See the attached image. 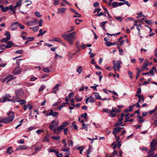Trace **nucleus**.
I'll list each match as a JSON object with an SVG mask.
<instances>
[{"instance_id":"f257e3e1","label":"nucleus","mask_w":157,"mask_h":157,"mask_svg":"<svg viewBox=\"0 0 157 157\" xmlns=\"http://www.w3.org/2000/svg\"><path fill=\"white\" fill-rule=\"evenodd\" d=\"M76 33V32L74 31L67 35L65 33L63 34L62 35V36L71 45L73 44L74 40H75V36Z\"/></svg>"},{"instance_id":"f03ea898","label":"nucleus","mask_w":157,"mask_h":157,"mask_svg":"<svg viewBox=\"0 0 157 157\" xmlns=\"http://www.w3.org/2000/svg\"><path fill=\"white\" fill-rule=\"evenodd\" d=\"M48 113L46 116H52L54 117H57L59 113L56 112H54L52 109H51L49 111V110L48 111Z\"/></svg>"},{"instance_id":"7ed1b4c3","label":"nucleus","mask_w":157,"mask_h":157,"mask_svg":"<svg viewBox=\"0 0 157 157\" xmlns=\"http://www.w3.org/2000/svg\"><path fill=\"white\" fill-rule=\"evenodd\" d=\"M16 95L20 99L24 95V92L22 89H20L15 91Z\"/></svg>"},{"instance_id":"20e7f679","label":"nucleus","mask_w":157,"mask_h":157,"mask_svg":"<svg viewBox=\"0 0 157 157\" xmlns=\"http://www.w3.org/2000/svg\"><path fill=\"white\" fill-rule=\"evenodd\" d=\"M113 66L116 67L118 71L120 70V68L121 67L120 65L121 63V62L118 60H114L113 62Z\"/></svg>"},{"instance_id":"39448f33","label":"nucleus","mask_w":157,"mask_h":157,"mask_svg":"<svg viewBox=\"0 0 157 157\" xmlns=\"http://www.w3.org/2000/svg\"><path fill=\"white\" fill-rule=\"evenodd\" d=\"M12 6H10V5L9 6V7L7 6L4 7L2 5H0V8L1 9V10L4 12H6L8 10H9L11 11V10H12L11 9H12Z\"/></svg>"},{"instance_id":"423d86ee","label":"nucleus","mask_w":157,"mask_h":157,"mask_svg":"<svg viewBox=\"0 0 157 157\" xmlns=\"http://www.w3.org/2000/svg\"><path fill=\"white\" fill-rule=\"evenodd\" d=\"M69 124V123L67 122H63L62 124L57 128L58 131H60L64 128V127Z\"/></svg>"},{"instance_id":"0eeeda50","label":"nucleus","mask_w":157,"mask_h":157,"mask_svg":"<svg viewBox=\"0 0 157 157\" xmlns=\"http://www.w3.org/2000/svg\"><path fill=\"white\" fill-rule=\"evenodd\" d=\"M49 152H54L57 157H62L63 155L62 154H59L58 151H56L54 149H48Z\"/></svg>"},{"instance_id":"6e6552de","label":"nucleus","mask_w":157,"mask_h":157,"mask_svg":"<svg viewBox=\"0 0 157 157\" xmlns=\"http://www.w3.org/2000/svg\"><path fill=\"white\" fill-rule=\"evenodd\" d=\"M61 85V84H56L52 89V93L56 94V91L59 90V87Z\"/></svg>"},{"instance_id":"1a4fd4ad","label":"nucleus","mask_w":157,"mask_h":157,"mask_svg":"<svg viewBox=\"0 0 157 157\" xmlns=\"http://www.w3.org/2000/svg\"><path fill=\"white\" fill-rule=\"evenodd\" d=\"M28 147L26 145H20L18 146L16 148V151L19 150H25L27 149Z\"/></svg>"},{"instance_id":"9d476101","label":"nucleus","mask_w":157,"mask_h":157,"mask_svg":"<svg viewBox=\"0 0 157 157\" xmlns=\"http://www.w3.org/2000/svg\"><path fill=\"white\" fill-rule=\"evenodd\" d=\"M14 117V116L12 114L10 116L5 118V121H6V123H8L12 121L13 120Z\"/></svg>"},{"instance_id":"9b49d317","label":"nucleus","mask_w":157,"mask_h":157,"mask_svg":"<svg viewBox=\"0 0 157 157\" xmlns=\"http://www.w3.org/2000/svg\"><path fill=\"white\" fill-rule=\"evenodd\" d=\"M121 131L120 127H117L115 128L113 131L112 132L113 134L114 135L115 137L117 136V133Z\"/></svg>"},{"instance_id":"f8f14e48","label":"nucleus","mask_w":157,"mask_h":157,"mask_svg":"<svg viewBox=\"0 0 157 157\" xmlns=\"http://www.w3.org/2000/svg\"><path fill=\"white\" fill-rule=\"evenodd\" d=\"M13 72L15 75L20 74L21 72V69L19 67H16L14 69Z\"/></svg>"},{"instance_id":"ddd939ff","label":"nucleus","mask_w":157,"mask_h":157,"mask_svg":"<svg viewBox=\"0 0 157 157\" xmlns=\"http://www.w3.org/2000/svg\"><path fill=\"white\" fill-rule=\"evenodd\" d=\"M18 25V22H16L12 24L10 26L12 28L11 30H14L17 29Z\"/></svg>"},{"instance_id":"4468645a","label":"nucleus","mask_w":157,"mask_h":157,"mask_svg":"<svg viewBox=\"0 0 157 157\" xmlns=\"http://www.w3.org/2000/svg\"><path fill=\"white\" fill-rule=\"evenodd\" d=\"M157 145V140L156 139H153L150 143V146L156 147Z\"/></svg>"},{"instance_id":"2eb2a0df","label":"nucleus","mask_w":157,"mask_h":157,"mask_svg":"<svg viewBox=\"0 0 157 157\" xmlns=\"http://www.w3.org/2000/svg\"><path fill=\"white\" fill-rule=\"evenodd\" d=\"M66 9L65 8H59L57 10V14L63 13L66 10Z\"/></svg>"},{"instance_id":"dca6fc26","label":"nucleus","mask_w":157,"mask_h":157,"mask_svg":"<svg viewBox=\"0 0 157 157\" xmlns=\"http://www.w3.org/2000/svg\"><path fill=\"white\" fill-rule=\"evenodd\" d=\"M11 96L9 94H5L2 98V102H4L7 101L8 99L11 98Z\"/></svg>"},{"instance_id":"f3484780","label":"nucleus","mask_w":157,"mask_h":157,"mask_svg":"<svg viewBox=\"0 0 157 157\" xmlns=\"http://www.w3.org/2000/svg\"><path fill=\"white\" fill-rule=\"evenodd\" d=\"M34 21H33L29 22L27 23V25L29 26H32L37 24V20L34 19Z\"/></svg>"},{"instance_id":"a211bd4d","label":"nucleus","mask_w":157,"mask_h":157,"mask_svg":"<svg viewBox=\"0 0 157 157\" xmlns=\"http://www.w3.org/2000/svg\"><path fill=\"white\" fill-rule=\"evenodd\" d=\"M50 41H56L60 43L62 42V40L59 38H55L49 40Z\"/></svg>"},{"instance_id":"6ab92c4d","label":"nucleus","mask_w":157,"mask_h":157,"mask_svg":"<svg viewBox=\"0 0 157 157\" xmlns=\"http://www.w3.org/2000/svg\"><path fill=\"white\" fill-rule=\"evenodd\" d=\"M123 118L119 119L117 122L114 125V126L116 127L118 126L119 125L122 124L123 123Z\"/></svg>"},{"instance_id":"aec40b11","label":"nucleus","mask_w":157,"mask_h":157,"mask_svg":"<svg viewBox=\"0 0 157 157\" xmlns=\"http://www.w3.org/2000/svg\"><path fill=\"white\" fill-rule=\"evenodd\" d=\"M136 96L137 97L139 98V100L138 102H140L141 101V100H142V102H144V99L143 95L136 94Z\"/></svg>"},{"instance_id":"412c9836","label":"nucleus","mask_w":157,"mask_h":157,"mask_svg":"<svg viewBox=\"0 0 157 157\" xmlns=\"http://www.w3.org/2000/svg\"><path fill=\"white\" fill-rule=\"evenodd\" d=\"M12 6V10H11V11H12V12L11 13L12 14H15L16 13V8H17V7H18V6L17 5H15L13 6L12 5H10V6Z\"/></svg>"},{"instance_id":"4be33fe9","label":"nucleus","mask_w":157,"mask_h":157,"mask_svg":"<svg viewBox=\"0 0 157 157\" xmlns=\"http://www.w3.org/2000/svg\"><path fill=\"white\" fill-rule=\"evenodd\" d=\"M20 98L18 97H17L16 95L14 96L13 98V102L15 103V102H19V100Z\"/></svg>"},{"instance_id":"5701e85b","label":"nucleus","mask_w":157,"mask_h":157,"mask_svg":"<svg viewBox=\"0 0 157 157\" xmlns=\"http://www.w3.org/2000/svg\"><path fill=\"white\" fill-rule=\"evenodd\" d=\"M149 64L148 61L147 60H145L143 66L142 67V68H147V66Z\"/></svg>"},{"instance_id":"b1692460","label":"nucleus","mask_w":157,"mask_h":157,"mask_svg":"<svg viewBox=\"0 0 157 157\" xmlns=\"http://www.w3.org/2000/svg\"><path fill=\"white\" fill-rule=\"evenodd\" d=\"M13 45L12 42L11 41H9L7 43V45L5 46V48H9L12 47V46Z\"/></svg>"},{"instance_id":"393cba45","label":"nucleus","mask_w":157,"mask_h":157,"mask_svg":"<svg viewBox=\"0 0 157 157\" xmlns=\"http://www.w3.org/2000/svg\"><path fill=\"white\" fill-rule=\"evenodd\" d=\"M12 147H9L7 149V151H6V153H8L10 154H12L13 151L12 150Z\"/></svg>"},{"instance_id":"a878e982","label":"nucleus","mask_w":157,"mask_h":157,"mask_svg":"<svg viewBox=\"0 0 157 157\" xmlns=\"http://www.w3.org/2000/svg\"><path fill=\"white\" fill-rule=\"evenodd\" d=\"M68 104V102H63L60 105L58 108V109L61 110V109L64 107L65 105Z\"/></svg>"},{"instance_id":"bb28decb","label":"nucleus","mask_w":157,"mask_h":157,"mask_svg":"<svg viewBox=\"0 0 157 157\" xmlns=\"http://www.w3.org/2000/svg\"><path fill=\"white\" fill-rule=\"evenodd\" d=\"M93 94H94V96L96 99L99 100L101 99V97L98 93L94 92Z\"/></svg>"},{"instance_id":"cd10ccee","label":"nucleus","mask_w":157,"mask_h":157,"mask_svg":"<svg viewBox=\"0 0 157 157\" xmlns=\"http://www.w3.org/2000/svg\"><path fill=\"white\" fill-rule=\"evenodd\" d=\"M15 77H13V75H8L6 77V78L8 79V80L6 81V82H7L13 79Z\"/></svg>"},{"instance_id":"c85d7f7f","label":"nucleus","mask_w":157,"mask_h":157,"mask_svg":"<svg viewBox=\"0 0 157 157\" xmlns=\"http://www.w3.org/2000/svg\"><path fill=\"white\" fill-rule=\"evenodd\" d=\"M88 98L89 101V102L93 103L95 102V99L92 96H90Z\"/></svg>"},{"instance_id":"c756f323","label":"nucleus","mask_w":157,"mask_h":157,"mask_svg":"<svg viewBox=\"0 0 157 157\" xmlns=\"http://www.w3.org/2000/svg\"><path fill=\"white\" fill-rule=\"evenodd\" d=\"M88 124H85L84 123H82V127L81 128V129H84L85 130H87V126L88 125Z\"/></svg>"},{"instance_id":"7c9ffc66","label":"nucleus","mask_w":157,"mask_h":157,"mask_svg":"<svg viewBox=\"0 0 157 157\" xmlns=\"http://www.w3.org/2000/svg\"><path fill=\"white\" fill-rule=\"evenodd\" d=\"M19 1L17 2L16 5L18 6V8L20 9L21 8V4L22 0H18Z\"/></svg>"},{"instance_id":"2f4dec72","label":"nucleus","mask_w":157,"mask_h":157,"mask_svg":"<svg viewBox=\"0 0 157 157\" xmlns=\"http://www.w3.org/2000/svg\"><path fill=\"white\" fill-rule=\"evenodd\" d=\"M151 147V148L149 149V151L148 152V154H150L152 152L155 151L156 149V147Z\"/></svg>"},{"instance_id":"473e14b6","label":"nucleus","mask_w":157,"mask_h":157,"mask_svg":"<svg viewBox=\"0 0 157 157\" xmlns=\"http://www.w3.org/2000/svg\"><path fill=\"white\" fill-rule=\"evenodd\" d=\"M75 99L77 101H80L82 99V97H78V94L76 95L75 97Z\"/></svg>"},{"instance_id":"72a5a7b5","label":"nucleus","mask_w":157,"mask_h":157,"mask_svg":"<svg viewBox=\"0 0 157 157\" xmlns=\"http://www.w3.org/2000/svg\"><path fill=\"white\" fill-rule=\"evenodd\" d=\"M30 29H32L33 31L34 32H37L38 31L39 29V26H36L35 27L33 28H31Z\"/></svg>"},{"instance_id":"f704fd0d","label":"nucleus","mask_w":157,"mask_h":157,"mask_svg":"<svg viewBox=\"0 0 157 157\" xmlns=\"http://www.w3.org/2000/svg\"><path fill=\"white\" fill-rule=\"evenodd\" d=\"M103 112L108 113H111V110L108 109H102Z\"/></svg>"},{"instance_id":"c9c22d12","label":"nucleus","mask_w":157,"mask_h":157,"mask_svg":"<svg viewBox=\"0 0 157 157\" xmlns=\"http://www.w3.org/2000/svg\"><path fill=\"white\" fill-rule=\"evenodd\" d=\"M61 150L63 151H66V154L67 155H69L70 153V152L69 151L68 149L67 148H64L63 149L62 148Z\"/></svg>"},{"instance_id":"e433bc0d","label":"nucleus","mask_w":157,"mask_h":157,"mask_svg":"<svg viewBox=\"0 0 157 157\" xmlns=\"http://www.w3.org/2000/svg\"><path fill=\"white\" fill-rule=\"evenodd\" d=\"M87 113H83L81 115V117L82 118H83L84 119H86V118L87 117Z\"/></svg>"},{"instance_id":"4c0bfd02","label":"nucleus","mask_w":157,"mask_h":157,"mask_svg":"<svg viewBox=\"0 0 157 157\" xmlns=\"http://www.w3.org/2000/svg\"><path fill=\"white\" fill-rule=\"evenodd\" d=\"M52 125H54V126H58L59 125V123L58 121H53L51 122Z\"/></svg>"},{"instance_id":"58836bf2","label":"nucleus","mask_w":157,"mask_h":157,"mask_svg":"<svg viewBox=\"0 0 157 157\" xmlns=\"http://www.w3.org/2000/svg\"><path fill=\"white\" fill-rule=\"evenodd\" d=\"M45 86L44 85H42L40 86V88L38 89V91L39 92H41L45 88Z\"/></svg>"},{"instance_id":"ea45409f","label":"nucleus","mask_w":157,"mask_h":157,"mask_svg":"<svg viewBox=\"0 0 157 157\" xmlns=\"http://www.w3.org/2000/svg\"><path fill=\"white\" fill-rule=\"evenodd\" d=\"M107 22V21H105L101 22L100 24V26L101 28L105 27V25Z\"/></svg>"},{"instance_id":"a19ab883","label":"nucleus","mask_w":157,"mask_h":157,"mask_svg":"<svg viewBox=\"0 0 157 157\" xmlns=\"http://www.w3.org/2000/svg\"><path fill=\"white\" fill-rule=\"evenodd\" d=\"M42 146H41L40 147H36L35 148V151H39L41 149Z\"/></svg>"},{"instance_id":"79ce46f5","label":"nucleus","mask_w":157,"mask_h":157,"mask_svg":"<svg viewBox=\"0 0 157 157\" xmlns=\"http://www.w3.org/2000/svg\"><path fill=\"white\" fill-rule=\"evenodd\" d=\"M82 71V67L81 66L78 67L77 70V71L79 74H80Z\"/></svg>"},{"instance_id":"37998d69","label":"nucleus","mask_w":157,"mask_h":157,"mask_svg":"<svg viewBox=\"0 0 157 157\" xmlns=\"http://www.w3.org/2000/svg\"><path fill=\"white\" fill-rule=\"evenodd\" d=\"M67 143L69 146L70 147L71 145L73 146V142L72 140H68L67 141Z\"/></svg>"},{"instance_id":"c03bdc74","label":"nucleus","mask_w":157,"mask_h":157,"mask_svg":"<svg viewBox=\"0 0 157 157\" xmlns=\"http://www.w3.org/2000/svg\"><path fill=\"white\" fill-rule=\"evenodd\" d=\"M34 39V38L33 37H29L26 38V40H28V41H32Z\"/></svg>"},{"instance_id":"a18cd8bd","label":"nucleus","mask_w":157,"mask_h":157,"mask_svg":"<svg viewBox=\"0 0 157 157\" xmlns=\"http://www.w3.org/2000/svg\"><path fill=\"white\" fill-rule=\"evenodd\" d=\"M75 15H74L73 16V17H81V15L79 14L77 12L75 13Z\"/></svg>"},{"instance_id":"49530a36","label":"nucleus","mask_w":157,"mask_h":157,"mask_svg":"<svg viewBox=\"0 0 157 157\" xmlns=\"http://www.w3.org/2000/svg\"><path fill=\"white\" fill-rule=\"evenodd\" d=\"M10 39H8V38L6 37V38L2 39L1 41L2 42L6 43L7 41L8 40H9Z\"/></svg>"},{"instance_id":"de8ad7c7","label":"nucleus","mask_w":157,"mask_h":157,"mask_svg":"<svg viewBox=\"0 0 157 157\" xmlns=\"http://www.w3.org/2000/svg\"><path fill=\"white\" fill-rule=\"evenodd\" d=\"M136 28L137 29V30H138V34H139V36L141 38H142L143 37L142 36H140V35L141 34V33H140V29L139 27V25H137L136 26Z\"/></svg>"},{"instance_id":"09e8293b","label":"nucleus","mask_w":157,"mask_h":157,"mask_svg":"<svg viewBox=\"0 0 157 157\" xmlns=\"http://www.w3.org/2000/svg\"><path fill=\"white\" fill-rule=\"evenodd\" d=\"M43 71L46 73H48L50 72V70L48 68H43Z\"/></svg>"},{"instance_id":"8fccbe9b","label":"nucleus","mask_w":157,"mask_h":157,"mask_svg":"<svg viewBox=\"0 0 157 157\" xmlns=\"http://www.w3.org/2000/svg\"><path fill=\"white\" fill-rule=\"evenodd\" d=\"M5 35L7 36V37L8 39H10V35L9 32L8 31L5 32Z\"/></svg>"},{"instance_id":"3c124183","label":"nucleus","mask_w":157,"mask_h":157,"mask_svg":"<svg viewBox=\"0 0 157 157\" xmlns=\"http://www.w3.org/2000/svg\"><path fill=\"white\" fill-rule=\"evenodd\" d=\"M35 15L37 17H40L41 15L40 14V13L38 11H36L35 13Z\"/></svg>"},{"instance_id":"603ef678","label":"nucleus","mask_w":157,"mask_h":157,"mask_svg":"<svg viewBox=\"0 0 157 157\" xmlns=\"http://www.w3.org/2000/svg\"><path fill=\"white\" fill-rule=\"evenodd\" d=\"M52 138L53 139L56 140H58L60 139V137L59 136H54L52 137Z\"/></svg>"},{"instance_id":"864d4df0","label":"nucleus","mask_w":157,"mask_h":157,"mask_svg":"<svg viewBox=\"0 0 157 157\" xmlns=\"http://www.w3.org/2000/svg\"><path fill=\"white\" fill-rule=\"evenodd\" d=\"M101 9L99 8H96L94 10V13H95L96 12H97V14L99 12L101 11Z\"/></svg>"},{"instance_id":"5fc2aeb1","label":"nucleus","mask_w":157,"mask_h":157,"mask_svg":"<svg viewBox=\"0 0 157 157\" xmlns=\"http://www.w3.org/2000/svg\"><path fill=\"white\" fill-rule=\"evenodd\" d=\"M23 52V51L22 50H17L15 52V54H21Z\"/></svg>"},{"instance_id":"6e6d98bb","label":"nucleus","mask_w":157,"mask_h":157,"mask_svg":"<svg viewBox=\"0 0 157 157\" xmlns=\"http://www.w3.org/2000/svg\"><path fill=\"white\" fill-rule=\"evenodd\" d=\"M19 102H20V104L21 105H22L23 104L26 103V101L25 100H19Z\"/></svg>"},{"instance_id":"4d7b16f0","label":"nucleus","mask_w":157,"mask_h":157,"mask_svg":"<svg viewBox=\"0 0 157 157\" xmlns=\"http://www.w3.org/2000/svg\"><path fill=\"white\" fill-rule=\"evenodd\" d=\"M138 119H140V120L139 121V123L142 122L144 121V120H143V117L141 116H138Z\"/></svg>"},{"instance_id":"13d9d810","label":"nucleus","mask_w":157,"mask_h":157,"mask_svg":"<svg viewBox=\"0 0 157 157\" xmlns=\"http://www.w3.org/2000/svg\"><path fill=\"white\" fill-rule=\"evenodd\" d=\"M128 74L129 75V77L131 79H132L133 78V77L132 76V75L133 74V73L130 71H128Z\"/></svg>"},{"instance_id":"bf43d9fd","label":"nucleus","mask_w":157,"mask_h":157,"mask_svg":"<svg viewBox=\"0 0 157 157\" xmlns=\"http://www.w3.org/2000/svg\"><path fill=\"white\" fill-rule=\"evenodd\" d=\"M141 88H138L137 89V90L136 92V94L139 95L141 93Z\"/></svg>"},{"instance_id":"052dcab7","label":"nucleus","mask_w":157,"mask_h":157,"mask_svg":"<svg viewBox=\"0 0 157 157\" xmlns=\"http://www.w3.org/2000/svg\"><path fill=\"white\" fill-rule=\"evenodd\" d=\"M118 3L117 2H113L112 3V6H113V7H116L118 6Z\"/></svg>"},{"instance_id":"680f3d73","label":"nucleus","mask_w":157,"mask_h":157,"mask_svg":"<svg viewBox=\"0 0 157 157\" xmlns=\"http://www.w3.org/2000/svg\"><path fill=\"white\" fill-rule=\"evenodd\" d=\"M115 18L120 22H121L122 21V17H115Z\"/></svg>"},{"instance_id":"e2e57ef3","label":"nucleus","mask_w":157,"mask_h":157,"mask_svg":"<svg viewBox=\"0 0 157 157\" xmlns=\"http://www.w3.org/2000/svg\"><path fill=\"white\" fill-rule=\"evenodd\" d=\"M23 60L22 59H18L16 60V63L17 65V67H19L20 63V61L21 60Z\"/></svg>"},{"instance_id":"0e129e2a","label":"nucleus","mask_w":157,"mask_h":157,"mask_svg":"<svg viewBox=\"0 0 157 157\" xmlns=\"http://www.w3.org/2000/svg\"><path fill=\"white\" fill-rule=\"evenodd\" d=\"M105 45L108 47H110L111 46L112 43L110 41L105 42Z\"/></svg>"},{"instance_id":"69168bd1","label":"nucleus","mask_w":157,"mask_h":157,"mask_svg":"<svg viewBox=\"0 0 157 157\" xmlns=\"http://www.w3.org/2000/svg\"><path fill=\"white\" fill-rule=\"evenodd\" d=\"M35 128L34 126H31L29 127L27 130L28 131H30L33 130Z\"/></svg>"},{"instance_id":"338daca9","label":"nucleus","mask_w":157,"mask_h":157,"mask_svg":"<svg viewBox=\"0 0 157 157\" xmlns=\"http://www.w3.org/2000/svg\"><path fill=\"white\" fill-rule=\"evenodd\" d=\"M37 79V78L35 77H33L30 78V81H34Z\"/></svg>"},{"instance_id":"774afa93","label":"nucleus","mask_w":157,"mask_h":157,"mask_svg":"<svg viewBox=\"0 0 157 157\" xmlns=\"http://www.w3.org/2000/svg\"><path fill=\"white\" fill-rule=\"evenodd\" d=\"M18 26L20 27V28L21 29H25V26L24 25H21L20 23H18Z\"/></svg>"}]
</instances>
